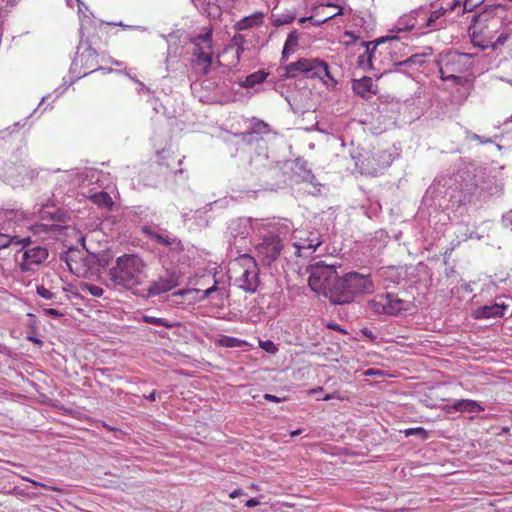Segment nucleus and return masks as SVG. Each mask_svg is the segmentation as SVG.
<instances>
[{"instance_id":"f257e3e1","label":"nucleus","mask_w":512,"mask_h":512,"mask_svg":"<svg viewBox=\"0 0 512 512\" xmlns=\"http://www.w3.org/2000/svg\"><path fill=\"white\" fill-rule=\"evenodd\" d=\"M308 284L318 294H323L334 304H347L360 294L370 293L374 285L369 275L358 272L338 277L334 264L323 261L312 266Z\"/></svg>"},{"instance_id":"f03ea898","label":"nucleus","mask_w":512,"mask_h":512,"mask_svg":"<svg viewBox=\"0 0 512 512\" xmlns=\"http://www.w3.org/2000/svg\"><path fill=\"white\" fill-rule=\"evenodd\" d=\"M147 279V264L136 254L119 256L108 272V280L114 287L130 290L134 294L142 290Z\"/></svg>"},{"instance_id":"7ed1b4c3","label":"nucleus","mask_w":512,"mask_h":512,"mask_svg":"<svg viewBox=\"0 0 512 512\" xmlns=\"http://www.w3.org/2000/svg\"><path fill=\"white\" fill-rule=\"evenodd\" d=\"M500 5L491 6L483 12L473 17V24L469 28L471 41L474 46L480 47L482 50L497 49L503 45L509 38L507 33L497 36L502 21L499 17L493 15V12Z\"/></svg>"},{"instance_id":"20e7f679","label":"nucleus","mask_w":512,"mask_h":512,"mask_svg":"<svg viewBox=\"0 0 512 512\" xmlns=\"http://www.w3.org/2000/svg\"><path fill=\"white\" fill-rule=\"evenodd\" d=\"M230 278L235 284L246 292H255L259 284V268L255 259L243 254L230 262Z\"/></svg>"},{"instance_id":"39448f33","label":"nucleus","mask_w":512,"mask_h":512,"mask_svg":"<svg viewBox=\"0 0 512 512\" xmlns=\"http://www.w3.org/2000/svg\"><path fill=\"white\" fill-rule=\"evenodd\" d=\"M439 72L442 80H453L455 84L466 85L471 88V83L460 76L467 71L471 65V58L468 54L449 52L442 56L439 61Z\"/></svg>"},{"instance_id":"423d86ee","label":"nucleus","mask_w":512,"mask_h":512,"mask_svg":"<svg viewBox=\"0 0 512 512\" xmlns=\"http://www.w3.org/2000/svg\"><path fill=\"white\" fill-rule=\"evenodd\" d=\"M212 28H207L204 34L194 38V50L192 53V67L198 78L207 75L212 66L213 45Z\"/></svg>"},{"instance_id":"0eeeda50","label":"nucleus","mask_w":512,"mask_h":512,"mask_svg":"<svg viewBox=\"0 0 512 512\" xmlns=\"http://www.w3.org/2000/svg\"><path fill=\"white\" fill-rule=\"evenodd\" d=\"M368 308L375 314L397 316L402 312L409 311L412 303L400 298L394 293L378 294L368 301Z\"/></svg>"},{"instance_id":"6e6552de","label":"nucleus","mask_w":512,"mask_h":512,"mask_svg":"<svg viewBox=\"0 0 512 512\" xmlns=\"http://www.w3.org/2000/svg\"><path fill=\"white\" fill-rule=\"evenodd\" d=\"M16 245H22L15 255V260L22 271H34L35 267L42 264L48 257L47 249L39 245H32L29 238L18 239Z\"/></svg>"},{"instance_id":"1a4fd4ad","label":"nucleus","mask_w":512,"mask_h":512,"mask_svg":"<svg viewBox=\"0 0 512 512\" xmlns=\"http://www.w3.org/2000/svg\"><path fill=\"white\" fill-rule=\"evenodd\" d=\"M75 65H80L84 75L97 70H104L107 65H119L108 54H100L94 47L87 46L79 49L75 59Z\"/></svg>"},{"instance_id":"9d476101","label":"nucleus","mask_w":512,"mask_h":512,"mask_svg":"<svg viewBox=\"0 0 512 512\" xmlns=\"http://www.w3.org/2000/svg\"><path fill=\"white\" fill-rule=\"evenodd\" d=\"M298 73H311L312 77L331 78L328 64L320 59L302 58L285 66V76L295 77Z\"/></svg>"},{"instance_id":"9b49d317","label":"nucleus","mask_w":512,"mask_h":512,"mask_svg":"<svg viewBox=\"0 0 512 512\" xmlns=\"http://www.w3.org/2000/svg\"><path fill=\"white\" fill-rule=\"evenodd\" d=\"M258 257L265 265H271L276 261L284 248L282 238L275 232H268L256 245Z\"/></svg>"},{"instance_id":"f8f14e48","label":"nucleus","mask_w":512,"mask_h":512,"mask_svg":"<svg viewBox=\"0 0 512 512\" xmlns=\"http://www.w3.org/2000/svg\"><path fill=\"white\" fill-rule=\"evenodd\" d=\"M398 42V38L395 36L381 37L375 41L368 42V54L375 70L382 68L386 56L397 46Z\"/></svg>"},{"instance_id":"ddd939ff","label":"nucleus","mask_w":512,"mask_h":512,"mask_svg":"<svg viewBox=\"0 0 512 512\" xmlns=\"http://www.w3.org/2000/svg\"><path fill=\"white\" fill-rule=\"evenodd\" d=\"M292 239L297 256H303L305 250L312 253L323 243L322 236L316 230L297 229L293 232Z\"/></svg>"},{"instance_id":"4468645a","label":"nucleus","mask_w":512,"mask_h":512,"mask_svg":"<svg viewBox=\"0 0 512 512\" xmlns=\"http://www.w3.org/2000/svg\"><path fill=\"white\" fill-rule=\"evenodd\" d=\"M446 9L440 7L432 11L429 15L424 10L417 11V17L424 21L421 24L422 28H429L431 30H439L445 26L444 15Z\"/></svg>"},{"instance_id":"2eb2a0df","label":"nucleus","mask_w":512,"mask_h":512,"mask_svg":"<svg viewBox=\"0 0 512 512\" xmlns=\"http://www.w3.org/2000/svg\"><path fill=\"white\" fill-rule=\"evenodd\" d=\"M178 285V279L174 274L167 277H160L158 280L153 281L148 288L147 296H156L168 292Z\"/></svg>"},{"instance_id":"dca6fc26","label":"nucleus","mask_w":512,"mask_h":512,"mask_svg":"<svg viewBox=\"0 0 512 512\" xmlns=\"http://www.w3.org/2000/svg\"><path fill=\"white\" fill-rule=\"evenodd\" d=\"M508 308L503 302H495L491 305H484L473 311V317L475 319H488L492 317H502L505 314V310Z\"/></svg>"},{"instance_id":"f3484780","label":"nucleus","mask_w":512,"mask_h":512,"mask_svg":"<svg viewBox=\"0 0 512 512\" xmlns=\"http://www.w3.org/2000/svg\"><path fill=\"white\" fill-rule=\"evenodd\" d=\"M61 278L56 274H47L43 278V284L37 286V294L47 300H52L56 298V292H54V288L51 284L56 281H60Z\"/></svg>"},{"instance_id":"a211bd4d","label":"nucleus","mask_w":512,"mask_h":512,"mask_svg":"<svg viewBox=\"0 0 512 512\" xmlns=\"http://www.w3.org/2000/svg\"><path fill=\"white\" fill-rule=\"evenodd\" d=\"M264 22V13L263 12H255L249 16H246L236 22L234 28L237 31H244L254 27H258L262 25Z\"/></svg>"},{"instance_id":"6ab92c4d","label":"nucleus","mask_w":512,"mask_h":512,"mask_svg":"<svg viewBox=\"0 0 512 512\" xmlns=\"http://www.w3.org/2000/svg\"><path fill=\"white\" fill-rule=\"evenodd\" d=\"M373 87L372 78L367 76L354 80L352 85L353 91L362 98H368L369 94H376V90Z\"/></svg>"},{"instance_id":"aec40b11","label":"nucleus","mask_w":512,"mask_h":512,"mask_svg":"<svg viewBox=\"0 0 512 512\" xmlns=\"http://www.w3.org/2000/svg\"><path fill=\"white\" fill-rule=\"evenodd\" d=\"M89 199L93 204L97 205V207L101 209L111 211L114 207L112 197L105 191L94 193L89 196Z\"/></svg>"},{"instance_id":"412c9836","label":"nucleus","mask_w":512,"mask_h":512,"mask_svg":"<svg viewBox=\"0 0 512 512\" xmlns=\"http://www.w3.org/2000/svg\"><path fill=\"white\" fill-rule=\"evenodd\" d=\"M453 409L458 412H482L484 411V407H482L478 402L470 399H462L458 400L453 404Z\"/></svg>"},{"instance_id":"4be33fe9","label":"nucleus","mask_w":512,"mask_h":512,"mask_svg":"<svg viewBox=\"0 0 512 512\" xmlns=\"http://www.w3.org/2000/svg\"><path fill=\"white\" fill-rule=\"evenodd\" d=\"M152 238L159 244L164 246H172L175 245L177 249L180 251L183 250V245L180 240H178L176 237H173L169 234H160V233H153Z\"/></svg>"},{"instance_id":"5701e85b","label":"nucleus","mask_w":512,"mask_h":512,"mask_svg":"<svg viewBox=\"0 0 512 512\" xmlns=\"http://www.w3.org/2000/svg\"><path fill=\"white\" fill-rule=\"evenodd\" d=\"M216 345L225 348L244 347L247 345L245 340H241L235 337L221 335L216 341Z\"/></svg>"},{"instance_id":"b1692460","label":"nucleus","mask_w":512,"mask_h":512,"mask_svg":"<svg viewBox=\"0 0 512 512\" xmlns=\"http://www.w3.org/2000/svg\"><path fill=\"white\" fill-rule=\"evenodd\" d=\"M298 47V36L296 32H291L285 41L283 51H282V60H286L291 53H294Z\"/></svg>"},{"instance_id":"393cba45","label":"nucleus","mask_w":512,"mask_h":512,"mask_svg":"<svg viewBox=\"0 0 512 512\" xmlns=\"http://www.w3.org/2000/svg\"><path fill=\"white\" fill-rule=\"evenodd\" d=\"M343 14V8L338 7V11H336L332 15H324V17H320V15H316L315 8L313 9V15L308 18H302L300 22L310 21L314 26H320L321 24L327 22L330 19H333L336 16Z\"/></svg>"},{"instance_id":"a878e982","label":"nucleus","mask_w":512,"mask_h":512,"mask_svg":"<svg viewBox=\"0 0 512 512\" xmlns=\"http://www.w3.org/2000/svg\"><path fill=\"white\" fill-rule=\"evenodd\" d=\"M28 329L26 339L36 345L42 346L43 341L37 336V320L32 314H29Z\"/></svg>"},{"instance_id":"bb28decb","label":"nucleus","mask_w":512,"mask_h":512,"mask_svg":"<svg viewBox=\"0 0 512 512\" xmlns=\"http://www.w3.org/2000/svg\"><path fill=\"white\" fill-rule=\"evenodd\" d=\"M363 46L365 47V52L358 57L357 65L362 69L375 70L372 60L368 54V42H363Z\"/></svg>"},{"instance_id":"cd10ccee","label":"nucleus","mask_w":512,"mask_h":512,"mask_svg":"<svg viewBox=\"0 0 512 512\" xmlns=\"http://www.w3.org/2000/svg\"><path fill=\"white\" fill-rule=\"evenodd\" d=\"M265 80V75L263 72H257L247 76L245 80L246 87H253L254 85L261 83Z\"/></svg>"},{"instance_id":"c85d7f7f","label":"nucleus","mask_w":512,"mask_h":512,"mask_svg":"<svg viewBox=\"0 0 512 512\" xmlns=\"http://www.w3.org/2000/svg\"><path fill=\"white\" fill-rule=\"evenodd\" d=\"M143 320L146 323L153 324V325H156V326H163V327H166V328H172L173 327V324L169 323L168 321H166L163 318H157V317L147 316L146 315V316L143 317Z\"/></svg>"},{"instance_id":"c756f323","label":"nucleus","mask_w":512,"mask_h":512,"mask_svg":"<svg viewBox=\"0 0 512 512\" xmlns=\"http://www.w3.org/2000/svg\"><path fill=\"white\" fill-rule=\"evenodd\" d=\"M258 344L261 349L269 354L274 355L278 352V347L271 340H259Z\"/></svg>"},{"instance_id":"7c9ffc66","label":"nucleus","mask_w":512,"mask_h":512,"mask_svg":"<svg viewBox=\"0 0 512 512\" xmlns=\"http://www.w3.org/2000/svg\"><path fill=\"white\" fill-rule=\"evenodd\" d=\"M83 291H87L90 295L94 297H101L104 293V290L100 286L93 284H84Z\"/></svg>"},{"instance_id":"2f4dec72","label":"nucleus","mask_w":512,"mask_h":512,"mask_svg":"<svg viewBox=\"0 0 512 512\" xmlns=\"http://www.w3.org/2000/svg\"><path fill=\"white\" fill-rule=\"evenodd\" d=\"M17 240V237H10L8 235L0 233V250L7 248L10 245H16Z\"/></svg>"},{"instance_id":"473e14b6","label":"nucleus","mask_w":512,"mask_h":512,"mask_svg":"<svg viewBox=\"0 0 512 512\" xmlns=\"http://www.w3.org/2000/svg\"><path fill=\"white\" fill-rule=\"evenodd\" d=\"M338 5L335 4H321L315 7L316 15H320V17H324V15H332L331 12H327V8H336L338 10ZM335 12H333L334 14Z\"/></svg>"},{"instance_id":"72a5a7b5","label":"nucleus","mask_w":512,"mask_h":512,"mask_svg":"<svg viewBox=\"0 0 512 512\" xmlns=\"http://www.w3.org/2000/svg\"><path fill=\"white\" fill-rule=\"evenodd\" d=\"M485 0H465L463 3V12H472Z\"/></svg>"},{"instance_id":"f704fd0d","label":"nucleus","mask_w":512,"mask_h":512,"mask_svg":"<svg viewBox=\"0 0 512 512\" xmlns=\"http://www.w3.org/2000/svg\"><path fill=\"white\" fill-rule=\"evenodd\" d=\"M405 435L406 436H410V435H418L420 436L422 439H426L428 434H427V431L422 428V427H418V428H410V429H407L405 431Z\"/></svg>"},{"instance_id":"c9c22d12","label":"nucleus","mask_w":512,"mask_h":512,"mask_svg":"<svg viewBox=\"0 0 512 512\" xmlns=\"http://www.w3.org/2000/svg\"><path fill=\"white\" fill-rule=\"evenodd\" d=\"M331 399H337V400H340V401H345V400H348V398L343 395L342 393L338 392V391H335L331 394H327L325 395L322 400L324 401H328V400H331Z\"/></svg>"},{"instance_id":"e433bc0d","label":"nucleus","mask_w":512,"mask_h":512,"mask_svg":"<svg viewBox=\"0 0 512 512\" xmlns=\"http://www.w3.org/2000/svg\"><path fill=\"white\" fill-rule=\"evenodd\" d=\"M44 312L46 315L52 316L54 318H58V317L62 316V314L58 310L53 309V308L45 309Z\"/></svg>"},{"instance_id":"4c0bfd02","label":"nucleus","mask_w":512,"mask_h":512,"mask_svg":"<svg viewBox=\"0 0 512 512\" xmlns=\"http://www.w3.org/2000/svg\"><path fill=\"white\" fill-rule=\"evenodd\" d=\"M366 376L382 375L383 372L377 369H368L364 372Z\"/></svg>"},{"instance_id":"58836bf2","label":"nucleus","mask_w":512,"mask_h":512,"mask_svg":"<svg viewBox=\"0 0 512 512\" xmlns=\"http://www.w3.org/2000/svg\"><path fill=\"white\" fill-rule=\"evenodd\" d=\"M260 504V501L256 498H251L246 502V506L249 508H253L255 506H258Z\"/></svg>"},{"instance_id":"ea45409f","label":"nucleus","mask_w":512,"mask_h":512,"mask_svg":"<svg viewBox=\"0 0 512 512\" xmlns=\"http://www.w3.org/2000/svg\"><path fill=\"white\" fill-rule=\"evenodd\" d=\"M264 399L271 402H280L281 398L272 395V394H264Z\"/></svg>"},{"instance_id":"a19ab883","label":"nucleus","mask_w":512,"mask_h":512,"mask_svg":"<svg viewBox=\"0 0 512 512\" xmlns=\"http://www.w3.org/2000/svg\"><path fill=\"white\" fill-rule=\"evenodd\" d=\"M245 493L241 490V489H235L234 491H232L230 494H229V497L231 499H234L238 496H241V495H244Z\"/></svg>"},{"instance_id":"79ce46f5","label":"nucleus","mask_w":512,"mask_h":512,"mask_svg":"<svg viewBox=\"0 0 512 512\" xmlns=\"http://www.w3.org/2000/svg\"><path fill=\"white\" fill-rule=\"evenodd\" d=\"M156 396H157V392L155 390H153L146 398L149 401H155L156 400Z\"/></svg>"},{"instance_id":"37998d69","label":"nucleus","mask_w":512,"mask_h":512,"mask_svg":"<svg viewBox=\"0 0 512 512\" xmlns=\"http://www.w3.org/2000/svg\"><path fill=\"white\" fill-rule=\"evenodd\" d=\"M322 391H323V388H322V387H317V388H314V389L309 390V391H308V393H309L310 395H312V394L319 393V392H322Z\"/></svg>"},{"instance_id":"c03bdc74","label":"nucleus","mask_w":512,"mask_h":512,"mask_svg":"<svg viewBox=\"0 0 512 512\" xmlns=\"http://www.w3.org/2000/svg\"><path fill=\"white\" fill-rule=\"evenodd\" d=\"M217 284H218L217 281H215L213 286H211L210 288H207L208 291H210V294H212L213 292H215L218 289Z\"/></svg>"},{"instance_id":"a18cd8bd","label":"nucleus","mask_w":512,"mask_h":512,"mask_svg":"<svg viewBox=\"0 0 512 512\" xmlns=\"http://www.w3.org/2000/svg\"><path fill=\"white\" fill-rule=\"evenodd\" d=\"M244 51V48L243 46H238L237 49H236V54H237V58L239 59L241 53Z\"/></svg>"},{"instance_id":"49530a36","label":"nucleus","mask_w":512,"mask_h":512,"mask_svg":"<svg viewBox=\"0 0 512 512\" xmlns=\"http://www.w3.org/2000/svg\"><path fill=\"white\" fill-rule=\"evenodd\" d=\"M460 3V0H454L453 3L450 5L449 10H454L455 7Z\"/></svg>"},{"instance_id":"de8ad7c7","label":"nucleus","mask_w":512,"mask_h":512,"mask_svg":"<svg viewBox=\"0 0 512 512\" xmlns=\"http://www.w3.org/2000/svg\"><path fill=\"white\" fill-rule=\"evenodd\" d=\"M301 432H302V431H301L300 429H297V430L291 431V432H290V435H291V437H295V436L300 435V434H301Z\"/></svg>"},{"instance_id":"09e8293b","label":"nucleus","mask_w":512,"mask_h":512,"mask_svg":"<svg viewBox=\"0 0 512 512\" xmlns=\"http://www.w3.org/2000/svg\"><path fill=\"white\" fill-rule=\"evenodd\" d=\"M210 295H211L210 291H208V289H206V290L203 291V295H202L201 299H205V298H207Z\"/></svg>"},{"instance_id":"8fccbe9b","label":"nucleus","mask_w":512,"mask_h":512,"mask_svg":"<svg viewBox=\"0 0 512 512\" xmlns=\"http://www.w3.org/2000/svg\"><path fill=\"white\" fill-rule=\"evenodd\" d=\"M31 482H32V483H33V485H34V486H36V487H38V486H39V487H44V488H46V487H47L46 485H44V484H42V483H39V482H36V481H31Z\"/></svg>"},{"instance_id":"3c124183","label":"nucleus","mask_w":512,"mask_h":512,"mask_svg":"<svg viewBox=\"0 0 512 512\" xmlns=\"http://www.w3.org/2000/svg\"><path fill=\"white\" fill-rule=\"evenodd\" d=\"M409 61H410V59L409 60H405V61H401V62L397 63V65H404V64H406Z\"/></svg>"},{"instance_id":"603ef678","label":"nucleus","mask_w":512,"mask_h":512,"mask_svg":"<svg viewBox=\"0 0 512 512\" xmlns=\"http://www.w3.org/2000/svg\"><path fill=\"white\" fill-rule=\"evenodd\" d=\"M328 327H330V328H332V329H335V330L339 329V328H338V325H331V324H330V325H328Z\"/></svg>"},{"instance_id":"864d4df0","label":"nucleus","mask_w":512,"mask_h":512,"mask_svg":"<svg viewBox=\"0 0 512 512\" xmlns=\"http://www.w3.org/2000/svg\"><path fill=\"white\" fill-rule=\"evenodd\" d=\"M185 294V291H179L176 293V295H184Z\"/></svg>"},{"instance_id":"5fc2aeb1","label":"nucleus","mask_w":512,"mask_h":512,"mask_svg":"<svg viewBox=\"0 0 512 512\" xmlns=\"http://www.w3.org/2000/svg\"><path fill=\"white\" fill-rule=\"evenodd\" d=\"M367 174H372V175H375L376 174V171H368L366 172Z\"/></svg>"}]
</instances>
